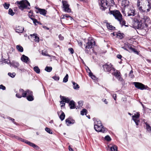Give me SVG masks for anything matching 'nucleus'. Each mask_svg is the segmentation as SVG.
Segmentation results:
<instances>
[{
  "instance_id": "27",
  "label": "nucleus",
  "mask_w": 151,
  "mask_h": 151,
  "mask_svg": "<svg viewBox=\"0 0 151 151\" xmlns=\"http://www.w3.org/2000/svg\"><path fill=\"white\" fill-rule=\"evenodd\" d=\"M122 6L126 7L129 5V1L127 0H122Z\"/></svg>"
},
{
  "instance_id": "28",
  "label": "nucleus",
  "mask_w": 151,
  "mask_h": 151,
  "mask_svg": "<svg viewBox=\"0 0 151 151\" xmlns=\"http://www.w3.org/2000/svg\"><path fill=\"white\" fill-rule=\"evenodd\" d=\"M16 48L17 50L20 52H22L23 51V47L20 45H17L16 46Z\"/></svg>"
},
{
  "instance_id": "31",
  "label": "nucleus",
  "mask_w": 151,
  "mask_h": 151,
  "mask_svg": "<svg viewBox=\"0 0 151 151\" xmlns=\"http://www.w3.org/2000/svg\"><path fill=\"white\" fill-rule=\"evenodd\" d=\"M107 28L110 30H113L115 29V27L109 23L106 24Z\"/></svg>"
},
{
  "instance_id": "39",
  "label": "nucleus",
  "mask_w": 151,
  "mask_h": 151,
  "mask_svg": "<svg viewBox=\"0 0 151 151\" xmlns=\"http://www.w3.org/2000/svg\"><path fill=\"white\" fill-rule=\"evenodd\" d=\"M8 75L12 78H14L16 75V73H8Z\"/></svg>"
},
{
  "instance_id": "11",
  "label": "nucleus",
  "mask_w": 151,
  "mask_h": 151,
  "mask_svg": "<svg viewBox=\"0 0 151 151\" xmlns=\"http://www.w3.org/2000/svg\"><path fill=\"white\" fill-rule=\"evenodd\" d=\"M103 67L104 71L106 72H109L111 70H113V69H114L111 63L106 64L104 65Z\"/></svg>"
},
{
  "instance_id": "58",
  "label": "nucleus",
  "mask_w": 151,
  "mask_h": 151,
  "mask_svg": "<svg viewBox=\"0 0 151 151\" xmlns=\"http://www.w3.org/2000/svg\"><path fill=\"white\" fill-rule=\"evenodd\" d=\"M102 101L104 102L106 104H107L108 103V102L106 101V99H102Z\"/></svg>"
},
{
  "instance_id": "38",
  "label": "nucleus",
  "mask_w": 151,
  "mask_h": 151,
  "mask_svg": "<svg viewBox=\"0 0 151 151\" xmlns=\"http://www.w3.org/2000/svg\"><path fill=\"white\" fill-rule=\"evenodd\" d=\"M9 14L12 16H13L14 14V13L12 9H9Z\"/></svg>"
},
{
  "instance_id": "50",
  "label": "nucleus",
  "mask_w": 151,
  "mask_h": 151,
  "mask_svg": "<svg viewBox=\"0 0 151 151\" xmlns=\"http://www.w3.org/2000/svg\"><path fill=\"white\" fill-rule=\"evenodd\" d=\"M78 104L79 106H82L83 104V102L82 101H80L78 102Z\"/></svg>"
},
{
  "instance_id": "55",
  "label": "nucleus",
  "mask_w": 151,
  "mask_h": 151,
  "mask_svg": "<svg viewBox=\"0 0 151 151\" xmlns=\"http://www.w3.org/2000/svg\"><path fill=\"white\" fill-rule=\"evenodd\" d=\"M58 37L61 40H63L64 39L63 37L62 36L60 35H59Z\"/></svg>"
},
{
  "instance_id": "26",
  "label": "nucleus",
  "mask_w": 151,
  "mask_h": 151,
  "mask_svg": "<svg viewBox=\"0 0 151 151\" xmlns=\"http://www.w3.org/2000/svg\"><path fill=\"white\" fill-rule=\"evenodd\" d=\"M69 106L70 109H73L75 108V102L73 101H70L69 103Z\"/></svg>"
},
{
  "instance_id": "41",
  "label": "nucleus",
  "mask_w": 151,
  "mask_h": 151,
  "mask_svg": "<svg viewBox=\"0 0 151 151\" xmlns=\"http://www.w3.org/2000/svg\"><path fill=\"white\" fill-rule=\"evenodd\" d=\"M137 27L138 28H141L142 26V22H139V21L137 20Z\"/></svg>"
},
{
  "instance_id": "47",
  "label": "nucleus",
  "mask_w": 151,
  "mask_h": 151,
  "mask_svg": "<svg viewBox=\"0 0 151 151\" xmlns=\"http://www.w3.org/2000/svg\"><path fill=\"white\" fill-rule=\"evenodd\" d=\"M144 19L145 20V22L146 24V22L149 20V18L148 17L145 16L144 18Z\"/></svg>"
},
{
  "instance_id": "42",
  "label": "nucleus",
  "mask_w": 151,
  "mask_h": 151,
  "mask_svg": "<svg viewBox=\"0 0 151 151\" xmlns=\"http://www.w3.org/2000/svg\"><path fill=\"white\" fill-rule=\"evenodd\" d=\"M30 19L33 21L34 23L36 25L37 23H39V22L37 21L36 19L32 17H30Z\"/></svg>"
},
{
  "instance_id": "54",
  "label": "nucleus",
  "mask_w": 151,
  "mask_h": 151,
  "mask_svg": "<svg viewBox=\"0 0 151 151\" xmlns=\"http://www.w3.org/2000/svg\"><path fill=\"white\" fill-rule=\"evenodd\" d=\"M33 13L32 12L30 11L29 12L28 14V16L30 18V17H32V16Z\"/></svg>"
},
{
  "instance_id": "2",
  "label": "nucleus",
  "mask_w": 151,
  "mask_h": 151,
  "mask_svg": "<svg viewBox=\"0 0 151 151\" xmlns=\"http://www.w3.org/2000/svg\"><path fill=\"white\" fill-rule=\"evenodd\" d=\"M94 128L96 131L105 133L107 132L106 129L102 125L101 121L98 119H94Z\"/></svg>"
},
{
  "instance_id": "25",
  "label": "nucleus",
  "mask_w": 151,
  "mask_h": 151,
  "mask_svg": "<svg viewBox=\"0 0 151 151\" xmlns=\"http://www.w3.org/2000/svg\"><path fill=\"white\" fill-rule=\"evenodd\" d=\"M141 3L140 0H137V6L139 10L141 12L142 11V7L141 6Z\"/></svg>"
},
{
  "instance_id": "43",
  "label": "nucleus",
  "mask_w": 151,
  "mask_h": 151,
  "mask_svg": "<svg viewBox=\"0 0 151 151\" xmlns=\"http://www.w3.org/2000/svg\"><path fill=\"white\" fill-rule=\"evenodd\" d=\"M9 6L10 4H7L6 3H5L3 4V6L4 8L6 9H9Z\"/></svg>"
},
{
  "instance_id": "35",
  "label": "nucleus",
  "mask_w": 151,
  "mask_h": 151,
  "mask_svg": "<svg viewBox=\"0 0 151 151\" xmlns=\"http://www.w3.org/2000/svg\"><path fill=\"white\" fill-rule=\"evenodd\" d=\"M116 37L119 39H121L123 37V35L120 33H118V34H116Z\"/></svg>"
},
{
  "instance_id": "21",
  "label": "nucleus",
  "mask_w": 151,
  "mask_h": 151,
  "mask_svg": "<svg viewBox=\"0 0 151 151\" xmlns=\"http://www.w3.org/2000/svg\"><path fill=\"white\" fill-rule=\"evenodd\" d=\"M58 114L59 115V114H61L59 116V117L61 121H62L64 119L65 116V115L64 113L61 110L59 112H58Z\"/></svg>"
},
{
  "instance_id": "45",
  "label": "nucleus",
  "mask_w": 151,
  "mask_h": 151,
  "mask_svg": "<svg viewBox=\"0 0 151 151\" xmlns=\"http://www.w3.org/2000/svg\"><path fill=\"white\" fill-rule=\"evenodd\" d=\"M133 71L132 70H131L129 74V76L131 78H133L134 77V76L133 74Z\"/></svg>"
},
{
  "instance_id": "10",
  "label": "nucleus",
  "mask_w": 151,
  "mask_h": 151,
  "mask_svg": "<svg viewBox=\"0 0 151 151\" xmlns=\"http://www.w3.org/2000/svg\"><path fill=\"white\" fill-rule=\"evenodd\" d=\"M113 72H112V74L115 76L117 78L119 81H122V79L120 75V73L119 71L116 69H113Z\"/></svg>"
},
{
  "instance_id": "1",
  "label": "nucleus",
  "mask_w": 151,
  "mask_h": 151,
  "mask_svg": "<svg viewBox=\"0 0 151 151\" xmlns=\"http://www.w3.org/2000/svg\"><path fill=\"white\" fill-rule=\"evenodd\" d=\"M109 12L110 14H112L114 17L115 19L119 22L120 24L122 25H125L126 22L125 20L123 19V17L120 12L118 10H114L110 11V9L109 8Z\"/></svg>"
},
{
  "instance_id": "63",
  "label": "nucleus",
  "mask_w": 151,
  "mask_h": 151,
  "mask_svg": "<svg viewBox=\"0 0 151 151\" xmlns=\"http://www.w3.org/2000/svg\"><path fill=\"white\" fill-rule=\"evenodd\" d=\"M4 62L6 63H9L7 61V60H4Z\"/></svg>"
},
{
  "instance_id": "3",
  "label": "nucleus",
  "mask_w": 151,
  "mask_h": 151,
  "mask_svg": "<svg viewBox=\"0 0 151 151\" xmlns=\"http://www.w3.org/2000/svg\"><path fill=\"white\" fill-rule=\"evenodd\" d=\"M16 4H17L19 8L22 10L24 9H29L30 8V4L27 0L17 1Z\"/></svg>"
},
{
  "instance_id": "36",
  "label": "nucleus",
  "mask_w": 151,
  "mask_h": 151,
  "mask_svg": "<svg viewBox=\"0 0 151 151\" xmlns=\"http://www.w3.org/2000/svg\"><path fill=\"white\" fill-rule=\"evenodd\" d=\"M87 112V111L86 109H84L81 111V114L82 115H83L84 114L86 115Z\"/></svg>"
},
{
  "instance_id": "34",
  "label": "nucleus",
  "mask_w": 151,
  "mask_h": 151,
  "mask_svg": "<svg viewBox=\"0 0 151 151\" xmlns=\"http://www.w3.org/2000/svg\"><path fill=\"white\" fill-rule=\"evenodd\" d=\"M68 74H67L65 77L64 78L63 80V82L64 83H66L68 81Z\"/></svg>"
},
{
  "instance_id": "24",
  "label": "nucleus",
  "mask_w": 151,
  "mask_h": 151,
  "mask_svg": "<svg viewBox=\"0 0 151 151\" xmlns=\"http://www.w3.org/2000/svg\"><path fill=\"white\" fill-rule=\"evenodd\" d=\"M30 36L33 38H35L34 40L37 42H39V38L37 36V34H34L33 35H30Z\"/></svg>"
},
{
  "instance_id": "12",
  "label": "nucleus",
  "mask_w": 151,
  "mask_h": 151,
  "mask_svg": "<svg viewBox=\"0 0 151 151\" xmlns=\"http://www.w3.org/2000/svg\"><path fill=\"white\" fill-rule=\"evenodd\" d=\"M139 113L137 112L136 114H134V115H133L132 116L133 120L135 122L136 125L137 126L138 125L139 122Z\"/></svg>"
},
{
  "instance_id": "37",
  "label": "nucleus",
  "mask_w": 151,
  "mask_h": 151,
  "mask_svg": "<svg viewBox=\"0 0 151 151\" xmlns=\"http://www.w3.org/2000/svg\"><path fill=\"white\" fill-rule=\"evenodd\" d=\"M42 54L43 55L47 56L50 57V56L49 55L47 54L46 51L45 50H43L42 51Z\"/></svg>"
},
{
  "instance_id": "5",
  "label": "nucleus",
  "mask_w": 151,
  "mask_h": 151,
  "mask_svg": "<svg viewBox=\"0 0 151 151\" xmlns=\"http://www.w3.org/2000/svg\"><path fill=\"white\" fill-rule=\"evenodd\" d=\"M126 11H125V9H123L122 11L123 14H124L125 16H126L127 14H126V12H127L128 16H133L135 14V11L133 7H130L128 9H126Z\"/></svg>"
},
{
  "instance_id": "18",
  "label": "nucleus",
  "mask_w": 151,
  "mask_h": 151,
  "mask_svg": "<svg viewBox=\"0 0 151 151\" xmlns=\"http://www.w3.org/2000/svg\"><path fill=\"white\" fill-rule=\"evenodd\" d=\"M151 8V4L149 3L146 6L145 8H144L143 9H142L143 11H141L140 12H149L150 11Z\"/></svg>"
},
{
  "instance_id": "19",
  "label": "nucleus",
  "mask_w": 151,
  "mask_h": 151,
  "mask_svg": "<svg viewBox=\"0 0 151 151\" xmlns=\"http://www.w3.org/2000/svg\"><path fill=\"white\" fill-rule=\"evenodd\" d=\"M21 59L22 61L26 63H27L29 60L28 57L24 55H22L21 58Z\"/></svg>"
},
{
  "instance_id": "51",
  "label": "nucleus",
  "mask_w": 151,
  "mask_h": 151,
  "mask_svg": "<svg viewBox=\"0 0 151 151\" xmlns=\"http://www.w3.org/2000/svg\"><path fill=\"white\" fill-rule=\"evenodd\" d=\"M0 89L4 90L6 89V87L5 86L1 84L0 85Z\"/></svg>"
},
{
  "instance_id": "30",
  "label": "nucleus",
  "mask_w": 151,
  "mask_h": 151,
  "mask_svg": "<svg viewBox=\"0 0 151 151\" xmlns=\"http://www.w3.org/2000/svg\"><path fill=\"white\" fill-rule=\"evenodd\" d=\"M33 69L37 73L39 74L40 73V70L37 66H35L33 68Z\"/></svg>"
},
{
  "instance_id": "15",
  "label": "nucleus",
  "mask_w": 151,
  "mask_h": 151,
  "mask_svg": "<svg viewBox=\"0 0 151 151\" xmlns=\"http://www.w3.org/2000/svg\"><path fill=\"white\" fill-rule=\"evenodd\" d=\"M28 95L27 97V99L29 101H32L33 100L32 96V92L29 90H27V94Z\"/></svg>"
},
{
  "instance_id": "16",
  "label": "nucleus",
  "mask_w": 151,
  "mask_h": 151,
  "mask_svg": "<svg viewBox=\"0 0 151 151\" xmlns=\"http://www.w3.org/2000/svg\"><path fill=\"white\" fill-rule=\"evenodd\" d=\"M66 125L68 126L70 124H73L75 123V121L70 117L66 119L65 120Z\"/></svg>"
},
{
  "instance_id": "61",
  "label": "nucleus",
  "mask_w": 151,
  "mask_h": 151,
  "mask_svg": "<svg viewBox=\"0 0 151 151\" xmlns=\"http://www.w3.org/2000/svg\"><path fill=\"white\" fill-rule=\"evenodd\" d=\"M43 28H44V29H46L47 30H49V28H48L47 27H46V26H43Z\"/></svg>"
},
{
  "instance_id": "20",
  "label": "nucleus",
  "mask_w": 151,
  "mask_h": 151,
  "mask_svg": "<svg viewBox=\"0 0 151 151\" xmlns=\"http://www.w3.org/2000/svg\"><path fill=\"white\" fill-rule=\"evenodd\" d=\"M15 30L17 32L22 33L24 30V28L21 26H17L16 27Z\"/></svg>"
},
{
  "instance_id": "23",
  "label": "nucleus",
  "mask_w": 151,
  "mask_h": 151,
  "mask_svg": "<svg viewBox=\"0 0 151 151\" xmlns=\"http://www.w3.org/2000/svg\"><path fill=\"white\" fill-rule=\"evenodd\" d=\"M11 66L14 67V68H18L19 66V63L17 62L13 61L10 63Z\"/></svg>"
},
{
  "instance_id": "60",
  "label": "nucleus",
  "mask_w": 151,
  "mask_h": 151,
  "mask_svg": "<svg viewBox=\"0 0 151 151\" xmlns=\"http://www.w3.org/2000/svg\"><path fill=\"white\" fill-rule=\"evenodd\" d=\"M78 44L80 46H81L82 45V43L81 42H78Z\"/></svg>"
},
{
  "instance_id": "46",
  "label": "nucleus",
  "mask_w": 151,
  "mask_h": 151,
  "mask_svg": "<svg viewBox=\"0 0 151 151\" xmlns=\"http://www.w3.org/2000/svg\"><path fill=\"white\" fill-rule=\"evenodd\" d=\"M105 139L107 141H110L111 139L110 137L108 135H107L105 137Z\"/></svg>"
},
{
  "instance_id": "17",
  "label": "nucleus",
  "mask_w": 151,
  "mask_h": 151,
  "mask_svg": "<svg viewBox=\"0 0 151 151\" xmlns=\"http://www.w3.org/2000/svg\"><path fill=\"white\" fill-rule=\"evenodd\" d=\"M35 8L38 10V12H37V13L39 12L40 14L45 16L47 13V11L44 9H41L35 7Z\"/></svg>"
},
{
  "instance_id": "44",
  "label": "nucleus",
  "mask_w": 151,
  "mask_h": 151,
  "mask_svg": "<svg viewBox=\"0 0 151 151\" xmlns=\"http://www.w3.org/2000/svg\"><path fill=\"white\" fill-rule=\"evenodd\" d=\"M89 76L93 80H95L96 78V77L92 73H91L89 75Z\"/></svg>"
},
{
  "instance_id": "7",
  "label": "nucleus",
  "mask_w": 151,
  "mask_h": 151,
  "mask_svg": "<svg viewBox=\"0 0 151 151\" xmlns=\"http://www.w3.org/2000/svg\"><path fill=\"white\" fill-rule=\"evenodd\" d=\"M62 2L63 4V10L66 12H70L71 10L69 8V5L67 1H62Z\"/></svg>"
},
{
  "instance_id": "13",
  "label": "nucleus",
  "mask_w": 151,
  "mask_h": 151,
  "mask_svg": "<svg viewBox=\"0 0 151 151\" xmlns=\"http://www.w3.org/2000/svg\"><path fill=\"white\" fill-rule=\"evenodd\" d=\"M133 83L135 87L139 89L142 90L145 89V85L141 83L134 82Z\"/></svg>"
},
{
  "instance_id": "48",
  "label": "nucleus",
  "mask_w": 151,
  "mask_h": 151,
  "mask_svg": "<svg viewBox=\"0 0 151 151\" xmlns=\"http://www.w3.org/2000/svg\"><path fill=\"white\" fill-rule=\"evenodd\" d=\"M52 78L55 80L58 81L59 79V77L58 76H53Z\"/></svg>"
},
{
  "instance_id": "57",
  "label": "nucleus",
  "mask_w": 151,
  "mask_h": 151,
  "mask_svg": "<svg viewBox=\"0 0 151 151\" xmlns=\"http://www.w3.org/2000/svg\"><path fill=\"white\" fill-rule=\"evenodd\" d=\"M87 72L89 73V75L91 73H92L90 70L88 68V70H86Z\"/></svg>"
},
{
  "instance_id": "40",
  "label": "nucleus",
  "mask_w": 151,
  "mask_h": 151,
  "mask_svg": "<svg viewBox=\"0 0 151 151\" xmlns=\"http://www.w3.org/2000/svg\"><path fill=\"white\" fill-rule=\"evenodd\" d=\"M45 130L49 134H52V131L48 128L46 127L45 128Z\"/></svg>"
},
{
  "instance_id": "33",
  "label": "nucleus",
  "mask_w": 151,
  "mask_h": 151,
  "mask_svg": "<svg viewBox=\"0 0 151 151\" xmlns=\"http://www.w3.org/2000/svg\"><path fill=\"white\" fill-rule=\"evenodd\" d=\"M52 67L47 66L45 68V70L48 72H50L52 71Z\"/></svg>"
},
{
  "instance_id": "29",
  "label": "nucleus",
  "mask_w": 151,
  "mask_h": 151,
  "mask_svg": "<svg viewBox=\"0 0 151 151\" xmlns=\"http://www.w3.org/2000/svg\"><path fill=\"white\" fill-rule=\"evenodd\" d=\"M146 129L149 132L151 133V127L147 122L145 123Z\"/></svg>"
},
{
  "instance_id": "64",
  "label": "nucleus",
  "mask_w": 151,
  "mask_h": 151,
  "mask_svg": "<svg viewBox=\"0 0 151 151\" xmlns=\"http://www.w3.org/2000/svg\"><path fill=\"white\" fill-rule=\"evenodd\" d=\"M111 35H112L113 36H115V35L114 32H113V33H111Z\"/></svg>"
},
{
  "instance_id": "49",
  "label": "nucleus",
  "mask_w": 151,
  "mask_h": 151,
  "mask_svg": "<svg viewBox=\"0 0 151 151\" xmlns=\"http://www.w3.org/2000/svg\"><path fill=\"white\" fill-rule=\"evenodd\" d=\"M16 96L17 97L19 98H20L22 97V94H21L19 92V93H17L16 94Z\"/></svg>"
},
{
  "instance_id": "32",
  "label": "nucleus",
  "mask_w": 151,
  "mask_h": 151,
  "mask_svg": "<svg viewBox=\"0 0 151 151\" xmlns=\"http://www.w3.org/2000/svg\"><path fill=\"white\" fill-rule=\"evenodd\" d=\"M73 88L74 89H77L79 88V85L76 83L73 82Z\"/></svg>"
},
{
  "instance_id": "62",
  "label": "nucleus",
  "mask_w": 151,
  "mask_h": 151,
  "mask_svg": "<svg viewBox=\"0 0 151 151\" xmlns=\"http://www.w3.org/2000/svg\"><path fill=\"white\" fill-rule=\"evenodd\" d=\"M69 150L70 151H73V149H72V148L70 147L69 146Z\"/></svg>"
},
{
  "instance_id": "22",
  "label": "nucleus",
  "mask_w": 151,
  "mask_h": 151,
  "mask_svg": "<svg viewBox=\"0 0 151 151\" xmlns=\"http://www.w3.org/2000/svg\"><path fill=\"white\" fill-rule=\"evenodd\" d=\"M19 93L21 94H22L23 97H25L27 96V90L24 91L23 89L21 88L19 90Z\"/></svg>"
},
{
  "instance_id": "59",
  "label": "nucleus",
  "mask_w": 151,
  "mask_h": 151,
  "mask_svg": "<svg viewBox=\"0 0 151 151\" xmlns=\"http://www.w3.org/2000/svg\"><path fill=\"white\" fill-rule=\"evenodd\" d=\"M117 57L118 58L121 59L122 58V56L120 55H117Z\"/></svg>"
},
{
  "instance_id": "14",
  "label": "nucleus",
  "mask_w": 151,
  "mask_h": 151,
  "mask_svg": "<svg viewBox=\"0 0 151 151\" xmlns=\"http://www.w3.org/2000/svg\"><path fill=\"white\" fill-rule=\"evenodd\" d=\"M19 139L21 141L24 142L26 144L28 145L31 146H32L34 148H35L36 147H38V146L34 143H32L27 140L24 139L22 138H19Z\"/></svg>"
},
{
  "instance_id": "9",
  "label": "nucleus",
  "mask_w": 151,
  "mask_h": 151,
  "mask_svg": "<svg viewBox=\"0 0 151 151\" xmlns=\"http://www.w3.org/2000/svg\"><path fill=\"white\" fill-rule=\"evenodd\" d=\"M60 97L61 101H60V103L62 104L61 107L64 106L65 105V103H68L70 101V99L66 97L60 96Z\"/></svg>"
},
{
  "instance_id": "52",
  "label": "nucleus",
  "mask_w": 151,
  "mask_h": 151,
  "mask_svg": "<svg viewBox=\"0 0 151 151\" xmlns=\"http://www.w3.org/2000/svg\"><path fill=\"white\" fill-rule=\"evenodd\" d=\"M68 50L70 52L71 54H72L73 53L74 50L72 48L70 47L68 49Z\"/></svg>"
},
{
  "instance_id": "8",
  "label": "nucleus",
  "mask_w": 151,
  "mask_h": 151,
  "mask_svg": "<svg viewBox=\"0 0 151 151\" xmlns=\"http://www.w3.org/2000/svg\"><path fill=\"white\" fill-rule=\"evenodd\" d=\"M95 42L91 38L89 39L85 47V50L87 49L92 48L93 46L95 45Z\"/></svg>"
},
{
  "instance_id": "53",
  "label": "nucleus",
  "mask_w": 151,
  "mask_h": 151,
  "mask_svg": "<svg viewBox=\"0 0 151 151\" xmlns=\"http://www.w3.org/2000/svg\"><path fill=\"white\" fill-rule=\"evenodd\" d=\"M68 17L70 18V19H71V20L72 19V18L71 17H70V16H68L66 15H63V17L62 18V19H65L66 18H68Z\"/></svg>"
},
{
  "instance_id": "6",
  "label": "nucleus",
  "mask_w": 151,
  "mask_h": 151,
  "mask_svg": "<svg viewBox=\"0 0 151 151\" xmlns=\"http://www.w3.org/2000/svg\"><path fill=\"white\" fill-rule=\"evenodd\" d=\"M133 46L130 45L129 43L127 42L125 43L124 46L122 47L124 50L129 51L130 50L131 51L134 52L138 53L137 51L136 50L133 48L132 46Z\"/></svg>"
},
{
  "instance_id": "56",
  "label": "nucleus",
  "mask_w": 151,
  "mask_h": 151,
  "mask_svg": "<svg viewBox=\"0 0 151 151\" xmlns=\"http://www.w3.org/2000/svg\"><path fill=\"white\" fill-rule=\"evenodd\" d=\"M113 97L114 98V100H116V94H114L113 95Z\"/></svg>"
},
{
  "instance_id": "4",
  "label": "nucleus",
  "mask_w": 151,
  "mask_h": 151,
  "mask_svg": "<svg viewBox=\"0 0 151 151\" xmlns=\"http://www.w3.org/2000/svg\"><path fill=\"white\" fill-rule=\"evenodd\" d=\"M100 9L102 10H104L107 7L111 4H114V0H100Z\"/></svg>"
}]
</instances>
